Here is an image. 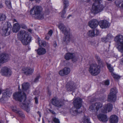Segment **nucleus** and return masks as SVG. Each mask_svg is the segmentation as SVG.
Masks as SVG:
<instances>
[{"instance_id":"37998d69","label":"nucleus","mask_w":123,"mask_h":123,"mask_svg":"<svg viewBox=\"0 0 123 123\" xmlns=\"http://www.w3.org/2000/svg\"><path fill=\"white\" fill-rule=\"evenodd\" d=\"M107 37L108 39V41L111 39L113 37V36L110 34H108Z\"/></svg>"},{"instance_id":"bb28decb","label":"nucleus","mask_w":123,"mask_h":123,"mask_svg":"<svg viewBox=\"0 0 123 123\" xmlns=\"http://www.w3.org/2000/svg\"><path fill=\"white\" fill-rule=\"evenodd\" d=\"M97 111L103 107L102 104L100 102H97L94 103Z\"/></svg>"},{"instance_id":"4be33fe9","label":"nucleus","mask_w":123,"mask_h":123,"mask_svg":"<svg viewBox=\"0 0 123 123\" xmlns=\"http://www.w3.org/2000/svg\"><path fill=\"white\" fill-rule=\"evenodd\" d=\"M110 121L111 123H117L118 121L117 117L115 115H111L110 117Z\"/></svg>"},{"instance_id":"680f3d73","label":"nucleus","mask_w":123,"mask_h":123,"mask_svg":"<svg viewBox=\"0 0 123 123\" xmlns=\"http://www.w3.org/2000/svg\"><path fill=\"white\" fill-rule=\"evenodd\" d=\"M13 21L14 22H17L16 20L15 19H13Z\"/></svg>"},{"instance_id":"c9c22d12","label":"nucleus","mask_w":123,"mask_h":123,"mask_svg":"<svg viewBox=\"0 0 123 123\" xmlns=\"http://www.w3.org/2000/svg\"><path fill=\"white\" fill-rule=\"evenodd\" d=\"M18 115L20 117H21L22 118L25 117V115L24 113L20 110L17 113Z\"/></svg>"},{"instance_id":"20e7f679","label":"nucleus","mask_w":123,"mask_h":123,"mask_svg":"<svg viewBox=\"0 0 123 123\" xmlns=\"http://www.w3.org/2000/svg\"><path fill=\"white\" fill-rule=\"evenodd\" d=\"M74 105L75 107H72L70 110V112L73 115H75L80 112H78L77 109H80L81 107L82 99L80 98H76L74 101Z\"/></svg>"},{"instance_id":"338daca9","label":"nucleus","mask_w":123,"mask_h":123,"mask_svg":"<svg viewBox=\"0 0 123 123\" xmlns=\"http://www.w3.org/2000/svg\"><path fill=\"white\" fill-rule=\"evenodd\" d=\"M71 16V15H69L67 17L68 18L70 17Z\"/></svg>"},{"instance_id":"6e6d98bb","label":"nucleus","mask_w":123,"mask_h":123,"mask_svg":"<svg viewBox=\"0 0 123 123\" xmlns=\"http://www.w3.org/2000/svg\"><path fill=\"white\" fill-rule=\"evenodd\" d=\"M57 46V44L55 42H54V43L53 45V46L55 48Z\"/></svg>"},{"instance_id":"a19ab883","label":"nucleus","mask_w":123,"mask_h":123,"mask_svg":"<svg viewBox=\"0 0 123 123\" xmlns=\"http://www.w3.org/2000/svg\"><path fill=\"white\" fill-rule=\"evenodd\" d=\"M111 74L114 78L115 79H118L120 78V77L117 74H115L113 73H111Z\"/></svg>"},{"instance_id":"423d86ee","label":"nucleus","mask_w":123,"mask_h":123,"mask_svg":"<svg viewBox=\"0 0 123 123\" xmlns=\"http://www.w3.org/2000/svg\"><path fill=\"white\" fill-rule=\"evenodd\" d=\"M95 3H93L91 11L94 14H97L102 11L104 8L103 6L100 4L101 0H93Z\"/></svg>"},{"instance_id":"393cba45","label":"nucleus","mask_w":123,"mask_h":123,"mask_svg":"<svg viewBox=\"0 0 123 123\" xmlns=\"http://www.w3.org/2000/svg\"><path fill=\"white\" fill-rule=\"evenodd\" d=\"M37 52L38 54L39 55H43L45 54L46 52L45 49L43 48H39L37 50Z\"/></svg>"},{"instance_id":"a211bd4d","label":"nucleus","mask_w":123,"mask_h":123,"mask_svg":"<svg viewBox=\"0 0 123 123\" xmlns=\"http://www.w3.org/2000/svg\"><path fill=\"white\" fill-rule=\"evenodd\" d=\"M98 22L97 20L93 19L90 20L89 22V25L92 28H95L98 26Z\"/></svg>"},{"instance_id":"7c9ffc66","label":"nucleus","mask_w":123,"mask_h":123,"mask_svg":"<svg viewBox=\"0 0 123 123\" xmlns=\"http://www.w3.org/2000/svg\"><path fill=\"white\" fill-rule=\"evenodd\" d=\"M115 3L117 6L119 7H123V2L122 1H116Z\"/></svg>"},{"instance_id":"f8f14e48","label":"nucleus","mask_w":123,"mask_h":123,"mask_svg":"<svg viewBox=\"0 0 123 123\" xmlns=\"http://www.w3.org/2000/svg\"><path fill=\"white\" fill-rule=\"evenodd\" d=\"M113 108V105L110 103H108L105 105L101 110V112L104 113H107V112L111 111Z\"/></svg>"},{"instance_id":"f3484780","label":"nucleus","mask_w":123,"mask_h":123,"mask_svg":"<svg viewBox=\"0 0 123 123\" xmlns=\"http://www.w3.org/2000/svg\"><path fill=\"white\" fill-rule=\"evenodd\" d=\"M99 25L102 28H106L109 27L110 24L108 21L104 20L100 21L99 23Z\"/></svg>"},{"instance_id":"3c124183","label":"nucleus","mask_w":123,"mask_h":123,"mask_svg":"<svg viewBox=\"0 0 123 123\" xmlns=\"http://www.w3.org/2000/svg\"><path fill=\"white\" fill-rule=\"evenodd\" d=\"M105 85H108L109 84V80H107L105 82Z\"/></svg>"},{"instance_id":"2f4dec72","label":"nucleus","mask_w":123,"mask_h":123,"mask_svg":"<svg viewBox=\"0 0 123 123\" xmlns=\"http://www.w3.org/2000/svg\"><path fill=\"white\" fill-rule=\"evenodd\" d=\"M87 35L89 36L93 37L95 35L94 30H90L87 33Z\"/></svg>"},{"instance_id":"0eeeda50","label":"nucleus","mask_w":123,"mask_h":123,"mask_svg":"<svg viewBox=\"0 0 123 123\" xmlns=\"http://www.w3.org/2000/svg\"><path fill=\"white\" fill-rule=\"evenodd\" d=\"M88 70L92 75L95 76L100 73V66L97 64H92L90 65Z\"/></svg>"},{"instance_id":"6ab92c4d","label":"nucleus","mask_w":123,"mask_h":123,"mask_svg":"<svg viewBox=\"0 0 123 123\" xmlns=\"http://www.w3.org/2000/svg\"><path fill=\"white\" fill-rule=\"evenodd\" d=\"M98 117L100 121L103 122H106L108 119L107 116L103 114L98 115Z\"/></svg>"},{"instance_id":"9d476101","label":"nucleus","mask_w":123,"mask_h":123,"mask_svg":"<svg viewBox=\"0 0 123 123\" xmlns=\"http://www.w3.org/2000/svg\"><path fill=\"white\" fill-rule=\"evenodd\" d=\"M51 102L53 105L58 107H61L64 104V103L63 101L59 99L56 97L52 99Z\"/></svg>"},{"instance_id":"cd10ccee","label":"nucleus","mask_w":123,"mask_h":123,"mask_svg":"<svg viewBox=\"0 0 123 123\" xmlns=\"http://www.w3.org/2000/svg\"><path fill=\"white\" fill-rule=\"evenodd\" d=\"M29 84L28 83H25L22 85V88L24 91L27 90L29 88Z\"/></svg>"},{"instance_id":"864d4df0","label":"nucleus","mask_w":123,"mask_h":123,"mask_svg":"<svg viewBox=\"0 0 123 123\" xmlns=\"http://www.w3.org/2000/svg\"><path fill=\"white\" fill-rule=\"evenodd\" d=\"M95 31L96 32V34L97 35H98L99 33V31L97 29H96L95 30Z\"/></svg>"},{"instance_id":"0e129e2a","label":"nucleus","mask_w":123,"mask_h":123,"mask_svg":"<svg viewBox=\"0 0 123 123\" xmlns=\"http://www.w3.org/2000/svg\"><path fill=\"white\" fill-rule=\"evenodd\" d=\"M121 62L123 63V58H122L121 59Z\"/></svg>"},{"instance_id":"5701e85b","label":"nucleus","mask_w":123,"mask_h":123,"mask_svg":"<svg viewBox=\"0 0 123 123\" xmlns=\"http://www.w3.org/2000/svg\"><path fill=\"white\" fill-rule=\"evenodd\" d=\"M116 96L110 93L108 97V100L110 102H114L116 99Z\"/></svg>"},{"instance_id":"b1692460","label":"nucleus","mask_w":123,"mask_h":123,"mask_svg":"<svg viewBox=\"0 0 123 123\" xmlns=\"http://www.w3.org/2000/svg\"><path fill=\"white\" fill-rule=\"evenodd\" d=\"M20 29V26L19 24L17 23L13 25V32H17Z\"/></svg>"},{"instance_id":"412c9836","label":"nucleus","mask_w":123,"mask_h":123,"mask_svg":"<svg viewBox=\"0 0 123 123\" xmlns=\"http://www.w3.org/2000/svg\"><path fill=\"white\" fill-rule=\"evenodd\" d=\"M11 94L9 91H7L6 92H3V93L2 97L0 99V100L3 101L7 97H9L11 96Z\"/></svg>"},{"instance_id":"a18cd8bd","label":"nucleus","mask_w":123,"mask_h":123,"mask_svg":"<svg viewBox=\"0 0 123 123\" xmlns=\"http://www.w3.org/2000/svg\"><path fill=\"white\" fill-rule=\"evenodd\" d=\"M63 10L62 11L61 13V16L62 18H64L66 17V16L65 15V13L66 12V11L65 10V13H63Z\"/></svg>"},{"instance_id":"aec40b11","label":"nucleus","mask_w":123,"mask_h":123,"mask_svg":"<svg viewBox=\"0 0 123 123\" xmlns=\"http://www.w3.org/2000/svg\"><path fill=\"white\" fill-rule=\"evenodd\" d=\"M75 57V54L74 53L70 52H68L66 53L64 56L65 59L67 60L74 58Z\"/></svg>"},{"instance_id":"13d9d810","label":"nucleus","mask_w":123,"mask_h":123,"mask_svg":"<svg viewBox=\"0 0 123 123\" xmlns=\"http://www.w3.org/2000/svg\"><path fill=\"white\" fill-rule=\"evenodd\" d=\"M37 2L39 3L41 1V0H35Z\"/></svg>"},{"instance_id":"bf43d9fd","label":"nucleus","mask_w":123,"mask_h":123,"mask_svg":"<svg viewBox=\"0 0 123 123\" xmlns=\"http://www.w3.org/2000/svg\"><path fill=\"white\" fill-rule=\"evenodd\" d=\"M90 0H83L85 2H88Z\"/></svg>"},{"instance_id":"4468645a","label":"nucleus","mask_w":123,"mask_h":123,"mask_svg":"<svg viewBox=\"0 0 123 123\" xmlns=\"http://www.w3.org/2000/svg\"><path fill=\"white\" fill-rule=\"evenodd\" d=\"M67 89L68 91H73L76 88L75 85L73 81H69L68 83L66 86Z\"/></svg>"},{"instance_id":"a878e982","label":"nucleus","mask_w":123,"mask_h":123,"mask_svg":"<svg viewBox=\"0 0 123 123\" xmlns=\"http://www.w3.org/2000/svg\"><path fill=\"white\" fill-rule=\"evenodd\" d=\"M89 110L92 112H97L94 104L91 105L89 106Z\"/></svg>"},{"instance_id":"4d7b16f0","label":"nucleus","mask_w":123,"mask_h":123,"mask_svg":"<svg viewBox=\"0 0 123 123\" xmlns=\"http://www.w3.org/2000/svg\"><path fill=\"white\" fill-rule=\"evenodd\" d=\"M37 113L39 115L40 117H41V115L40 112L39 111H38L37 112Z\"/></svg>"},{"instance_id":"5fc2aeb1","label":"nucleus","mask_w":123,"mask_h":123,"mask_svg":"<svg viewBox=\"0 0 123 123\" xmlns=\"http://www.w3.org/2000/svg\"><path fill=\"white\" fill-rule=\"evenodd\" d=\"M49 111L52 114H55V112L52 110L49 109Z\"/></svg>"},{"instance_id":"603ef678","label":"nucleus","mask_w":123,"mask_h":123,"mask_svg":"<svg viewBox=\"0 0 123 123\" xmlns=\"http://www.w3.org/2000/svg\"><path fill=\"white\" fill-rule=\"evenodd\" d=\"M35 103L36 104L38 103V100L37 98L36 97L35 98Z\"/></svg>"},{"instance_id":"f03ea898","label":"nucleus","mask_w":123,"mask_h":123,"mask_svg":"<svg viewBox=\"0 0 123 123\" xmlns=\"http://www.w3.org/2000/svg\"><path fill=\"white\" fill-rule=\"evenodd\" d=\"M18 38L24 45H28L31 41V37L27 32L24 30H21L17 34Z\"/></svg>"},{"instance_id":"e2e57ef3","label":"nucleus","mask_w":123,"mask_h":123,"mask_svg":"<svg viewBox=\"0 0 123 123\" xmlns=\"http://www.w3.org/2000/svg\"><path fill=\"white\" fill-rule=\"evenodd\" d=\"M28 31L29 32H31L32 31V30L31 29H29Z\"/></svg>"},{"instance_id":"f257e3e1","label":"nucleus","mask_w":123,"mask_h":123,"mask_svg":"<svg viewBox=\"0 0 123 123\" xmlns=\"http://www.w3.org/2000/svg\"><path fill=\"white\" fill-rule=\"evenodd\" d=\"M13 98L16 100H18L21 102L20 106L23 109L29 111V105L30 104L29 101H26V95L24 93L22 95L20 92H15L13 95Z\"/></svg>"},{"instance_id":"7ed1b4c3","label":"nucleus","mask_w":123,"mask_h":123,"mask_svg":"<svg viewBox=\"0 0 123 123\" xmlns=\"http://www.w3.org/2000/svg\"><path fill=\"white\" fill-rule=\"evenodd\" d=\"M42 10V8L41 6H35L31 9L30 14L32 16L35 15L38 19H42L44 18L43 15L41 13Z\"/></svg>"},{"instance_id":"ea45409f","label":"nucleus","mask_w":123,"mask_h":123,"mask_svg":"<svg viewBox=\"0 0 123 123\" xmlns=\"http://www.w3.org/2000/svg\"><path fill=\"white\" fill-rule=\"evenodd\" d=\"M5 15L4 14L0 13V21L5 20L6 18Z\"/></svg>"},{"instance_id":"774afa93","label":"nucleus","mask_w":123,"mask_h":123,"mask_svg":"<svg viewBox=\"0 0 123 123\" xmlns=\"http://www.w3.org/2000/svg\"><path fill=\"white\" fill-rule=\"evenodd\" d=\"M1 91L0 89V94L1 93Z\"/></svg>"},{"instance_id":"c85d7f7f","label":"nucleus","mask_w":123,"mask_h":123,"mask_svg":"<svg viewBox=\"0 0 123 123\" xmlns=\"http://www.w3.org/2000/svg\"><path fill=\"white\" fill-rule=\"evenodd\" d=\"M63 3L64 5V9L63 10V13H65V9L69 5L68 2V0H63Z\"/></svg>"},{"instance_id":"8fccbe9b","label":"nucleus","mask_w":123,"mask_h":123,"mask_svg":"<svg viewBox=\"0 0 123 123\" xmlns=\"http://www.w3.org/2000/svg\"><path fill=\"white\" fill-rule=\"evenodd\" d=\"M50 37V36H49V35L47 34L45 37V39L46 40H48L49 39Z\"/></svg>"},{"instance_id":"69168bd1","label":"nucleus","mask_w":123,"mask_h":123,"mask_svg":"<svg viewBox=\"0 0 123 123\" xmlns=\"http://www.w3.org/2000/svg\"><path fill=\"white\" fill-rule=\"evenodd\" d=\"M42 122H43V123H44V120L43 119V120H42Z\"/></svg>"},{"instance_id":"f704fd0d","label":"nucleus","mask_w":123,"mask_h":123,"mask_svg":"<svg viewBox=\"0 0 123 123\" xmlns=\"http://www.w3.org/2000/svg\"><path fill=\"white\" fill-rule=\"evenodd\" d=\"M11 109L13 111L16 113L20 110L19 108H17L16 106H12L11 107Z\"/></svg>"},{"instance_id":"09e8293b","label":"nucleus","mask_w":123,"mask_h":123,"mask_svg":"<svg viewBox=\"0 0 123 123\" xmlns=\"http://www.w3.org/2000/svg\"><path fill=\"white\" fill-rule=\"evenodd\" d=\"M52 33L53 31L52 30H51L48 32L47 34L49 35V36L50 37L52 35Z\"/></svg>"},{"instance_id":"e433bc0d","label":"nucleus","mask_w":123,"mask_h":123,"mask_svg":"<svg viewBox=\"0 0 123 123\" xmlns=\"http://www.w3.org/2000/svg\"><path fill=\"white\" fill-rule=\"evenodd\" d=\"M95 57L98 64L99 65H101L102 64V62L99 57L98 55H96Z\"/></svg>"},{"instance_id":"6e6552de","label":"nucleus","mask_w":123,"mask_h":123,"mask_svg":"<svg viewBox=\"0 0 123 123\" xmlns=\"http://www.w3.org/2000/svg\"><path fill=\"white\" fill-rule=\"evenodd\" d=\"M115 41L119 45L117 48L120 52L123 53V36L119 35L115 38Z\"/></svg>"},{"instance_id":"dca6fc26","label":"nucleus","mask_w":123,"mask_h":123,"mask_svg":"<svg viewBox=\"0 0 123 123\" xmlns=\"http://www.w3.org/2000/svg\"><path fill=\"white\" fill-rule=\"evenodd\" d=\"M70 71V68H68L65 67L62 70H60L59 74L60 75L64 76L67 75L69 74Z\"/></svg>"},{"instance_id":"39448f33","label":"nucleus","mask_w":123,"mask_h":123,"mask_svg":"<svg viewBox=\"0 0 123 123\" xmlns=\"http://www.w3.org/2000/svg\"><path fill=\"white\" fill-rule=\"evenodd\" d=\"M58 27L65 35V36L63 37V42L65 43H67L70 40V35L68 33V31L67 30L65 26L62 24H60L58 26Z\"/></svg>"},{"instance_id":"de8ad7c7","label":"nucleus","mask_w":123,"mask_h":123,"mask_svg":"<svg viewBox=\"0 0 123 123\" xmlns=\"http://www.w3.org/2000/svg\"><path fill=\"white\" fill-rule=\"evenodd\" d=\"M102 41L103 42H105L109 41L107 37H106L102 38Z\"/></svg>"},{"instance_id":"58836bf2","label":"nucleus","mask_w":123,"mask_h":123,"mask_svg":"<svg viewBox=\"0 0 123 123\" xmlns=\"http://www.w3.org/2000/svg\"><path fill=\"white\" fill-rule=\"evenodd\" d=\"M107 66L109 70V71L110 72H112L114 70V69L112 67L111 65L110 64H107Z\"/></svg>"},{"instance_id":"9b49d317","label":"nucleus","mask_w":123,"mask_h":123,"mask_svg":"<svg viewBox=\"0 0 123 123\" xmlns=\"http://www.w3.org/2000/svg\"><path fill=\"white\" fill-rule=\"evenodd\" d=\"M1 73L2 75L6 76H9L12 74L11 70L6 67H4L2 68Z\"/></svg>"},{"instance_id":"4c0bfd02","label":"nucleus","mask_w":123,"mask_h":123,"mask_svg":"<svg viewBox=\"0 0 123 123\" xmlns=\"http://www.w3.org/2000/svg\"><path fill=\"white\" fill-rule=\"evenodd\" d=\"M5 4L8 8H11V3L10 0L6 1Z\"/></svg>"},{"instance_id":"052dcab7","label":"nucleus","mask_w":123,"mask_h":123,"mask_svg":"<svg viewBox=\"0 0 123 123\" xmlns=\"http://www.w3.org/2000/svg\"><path fill=\"white\" fill-rule=\"evenodd\" d=\"M3 7V6L2 4H0V8H2Z\"/></svg>"},{"instance_id":"79ce46f5","label":"nucleus","mask_w":123,"mask_h":123,"mask_svg":"<svg viewBox=\"0 0 123 123\" xmlns=\"http://www.w3.org/2000/svg\"><path fill=\"white\" fill-rule=\"evenodd\" d=\"M53 120L54 123H60L59 120L55 117L53 119Z\"/></svg>"},{"instance_id":"72a5a7b5","label":"nucleus","mask_w":123,"mask_h":123,"mask_svg":"<svg viewBox=\"0 0 123 123\" xmlns=\"http://www.w3.org/2000/svg\"><path fill=\"white\" fill-rule=\"evenodd\" d=\"M82 121L84 123H91L89 121L88 117L84 116L82 118Z\"/></svg>"},{"instance_id":"49530a36","label":"nucleus","mask_w":123,"mask_h":123,"mask_svg":"<svg viewBox=\"0 0 123 123\" xmlns=\"http://www.w3.org/2000/svg\"><path fill=\"white\" fill-rule=\"evenodd\" d=\"M40 77V76L39 75L37 76L35 79L34 81L35 82H37L38 81V80Z\"/></svg>"},{"instance_id":"1a4fd4ad","label":"nucleus","mask_w":123,"mask_h":123,"mask_svg":"<svg viewBox=\"0 0 123 123\" xmlns=\"http://www.w3.org/2000/svg\"><path fill=\"white\" fill-rule=\"evenodd\" d=\"M12 26L9 22H7V25L5 24L2 29L3 34L4 36H7L10 34V31Z\"/></svg>"},{"instance_id":"ddd939ff","label":"nucleus","mask_w":123,"mask_h":123,"mask_svg":"<svg viewBox=\"0 0 123 123\" xmlns=\"http://www.w3.org/2000/svg\"><path fill=\"white\" fill-rule=\"evenodd\" d=\"M9 59V55L8 54L5 53L0 54V63H4L7 62Z\"/></svg>"},{"instance_id":"c03bdc74","label":"nucleus","mask_w":123,"mask_h":123,"mask_svg":"<svg viewBox=\"0 0 123 123\" xmlns=\"http://www.w3.org/2000/svg\"><path fill=\"white\" fill-rule=\"evenodd\" d=\"M89 89V87L87 85L83 87L82 88L83 90L85 92L87 91Z\"/></svg>"},{"instance_id":"c756f323","label":"nucleus","mask_w":123,"mask_h":123,"mask_svg":"<svg viewBox=\"0 0 123 123\" xmlns=\"http://www.w3.org/2000/svg\"><path fill=\"white\" fill-rule=\"evenodd\" d=\"M38 42L39 45L40 47H45L47 45L46 43L43 40H39Z\"/></svg>"},{"instance_id":"2eb2a0df","label":"nucleus","mask_w":123,"mask_h":123,"mask_svg":"<svg viewBox=\"0 0 123 123\" xmlns=\"http://www.w3.org/2000/svg\"><path fill=\"white\" fill-rule=\"evenodd\" d=\"M23 73L26 75H31L33 72L34 69L29 67L24 68L22 69Z\"/></svg>"},{"instance_id":"473e14b6","label":"nucleus","mask_w":123,"mask_h":123,"mask_svg":"<svg viewBox=\"0 0 123 123\" xmlns=\"http://www.w3.org/2000/svg\"><path fill=\"white\" fill-rule=\"evenodd\" d=\"M117 92V90L116 88L115 87L111 89L110 93L116 95V94Z\"/></svg>"}]
</instances>
